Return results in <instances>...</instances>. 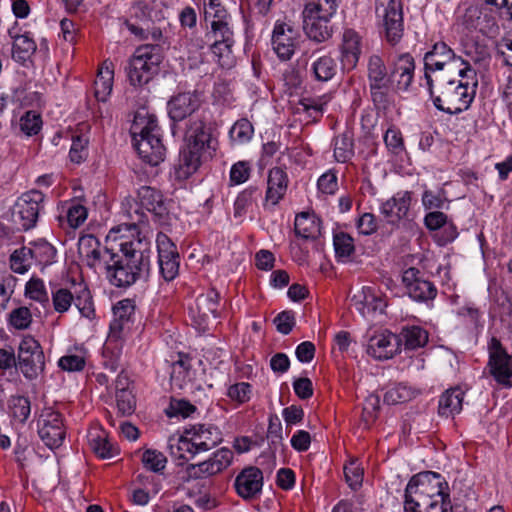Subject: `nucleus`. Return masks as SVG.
<instances>
[{
    "instance_id": "f257e3e1",
    "label": "nucleus",
    "mask_w": 512,
    "mask_h": 512,
    "mask_svg": "<svg viewBox=\"0 0 512 512\" xmlns=\"http://www.w3.org/2000/svg\"><path fill=\"white\" fill-rule=\"evenodd\" d=\"M122 226L109 231L108 238L119 240V251L113 252L105 266L106 278L115 287L126 288L138 280L147 279L151 267V243L146 236L132 234L131 238L119 235Z\"/></svg>"
},
{
    "instance_id": "f03ea898",
    "label": "nucleus",
    "mask_w": 512,
    "mask_h": 512,
    "mask_svg": "<svg viewBox=\"0 0 512 512\" xmlns=\"http://www.w3.org/2000/svg\"><path fill=\"white\" fill-rule=\"evenodd\" d=\"M459 80H450L441 86L438 94L432 90V79L426 73L429 92L434 106L448 114H457L469 108L475 95L478 81L476 72L469 65L459 69Z\"/></svg>"
},
{
    "instance_id": "7ed1b4c3",
    "label": "nucleus",
    "mask_w": 512,
    "mask_h": 512,
    "mask_svg": "<svg viewBox=\"0 0 512 512\" xmlns=\"http://www.w3.org/2000/svg\"><path fill=\"white\" fill-rule=\"evenodd\" d=\"M449 487L439 473L425 471L414 475L404 494V511H419L442 502H449Z\"/></svg>"
},
{
    "instance_id": "20e7f679",
    "label": "nucleus",
    "mask_w": 512,
    "mask_h": 512,
    "mask_svg": "<svg viewBox=\"0 0 512 512\" xmlns=\"http://www.w3.org/2000/svg\"><path fill=\"white\" fill-rule=\"evenodd\" d=\"M203 5L204 20L210 28L205 38L213 40L212 52L219 57L231 53L235 42L231 15L220 0H203Z\"/></svg>"
},
{
    "instance_id": "39448f33",
    "label": "nucleus",
    "mask_w": 512,
    "mask_h": 512,
    "mask_svg": "<svg viewBox=\"0 0 512 512\" xmlns=\"http://www.w3.org/2000/svg\"><path fill=\"white\" fill-rule=\"evenodd\" d=\"M122 206L131 221L129 224H125L126 230L137 231L138 225L145 222L146 215L142 211L143 208L152 213L155 221L160 225L168 224L169 212L164 203L163 195L152 187H140L137 191V200L126 198Z\"/></svg>"
},
{
    "instance_id": "423d86ee",
    "label": "nucleus",
    "mask_w": 512,
    "mask_h": 512,
    "mask_svg": "<svg viewBox=\"0 0 512 512\" xmlns=\"http://www.w3.org/2000/svg\"><path fill=\"white\" fill-rule=\"evenodd\" d=\"M131 133L134 147L144 162L157 166L164 160L166 149L160 139L155 116H136Z\"/></svg>"
},
{
    "instance_id": "0eeeda50",
    "label": "nucleus",
    "mask_w": 512,
    "mask_h": 512,
    "mask_svg": "<svg viewBox=\"0 0 512 512\" xmlns=\"http://www.w3.org/2000/svg\"><path fill=\"white\" fill-rule=\"evenodd\" d=\"M336 0H306L303 15V29L315 42L328 40L333 33L331 18L337 10Z\"/></svg>"
},
{
    "instance_id": "6e6552de",
    "label": "nucleus",
    "mask_w": 512,
    "mask_h": 512,
    "mask_svg": "<svg viewBox=\"0 0 512 512\" xmlns=\"http://www.w3.org/2000/svg\"><path fill=\"white\" fill-rule=\"evenodd\" d=\"M161 62L159 45L147 44L138 47L125 68L130 84L133 86L147 84L158 73Z\"/></svg>"
},
{
    "instance_id": "1a4fd4ad",
    "label": "nucleus",
    "mask_w": 512,
    "mask_h": 512,
    "mask_svg": "<svg viewBox=\"0 0 512 512\" xmlns=\"http://www.w3.org/2000/svg\"><path fill=\"white\" fill-rule=\"evenodd\" d=\"M366 76L372 100L376 104H385L388 101V75L389 70L384 53L380 50L370 52L364 58Z\"/></svg>"
},
{
    "instance_id": "9d476101",
    "label": "nucleus",
    "mask_w": 512,
    "mask_h": 512,
    "mask_svg": "<svg viewBox=\"0 0 512 512\" xmlns=\"http://www.w3.org/2000/svg\"><path fill=\"white\" fill-rule=\"evenodd\" d=\"M375 14L381 23L386 41L397 45L404 34L403 8L400 0H376Z\"/></svg>"
},
{
    "instance_id": "9b49d317",
    "label": "nucleus",
    "mask_w": 512,
    "mask_h": 512,
    "mask_svg": "<svg viewBox=\"0 0 512 512\" xmlns=\"http://www.w3.org/2000/svg\"><path fill=\"white\" fill-rule=\"evenodd\" d=\"M44 203L45 195L36 189L18 197L12 208V221L18 229L27 231L34 228L44 210Z\"/></svg>"
},
{
    "instance_id": "f8f14e48",
    "label": "nucleus",
    "mask_w": 512,
    "mask_h": 512,
    "mask_svg": "<svg viewBox=\"0 0 512 512\" xmlns=\"http://www.w3.org/2000/svg\"><path fill=\"white\" fill-rule=\"evenodd\" d=\"M364 338L366 353L375 359H391L400 352L399 336L388 329L371 327L367 330Z\"/></svg>"
},
{
    "instance_id": "ddd939ff",
    "label": "nucleus",
    "mask_w": 512,
    "mask_h": 512,
    "mask_svg": "<svg viewBox=\"0 0 512 512\" xmlns=\"http://www.w3.org/2000/svg\"><path fill=\"white\" fill-rule=\"evenodd\" d=\"M16 367L27 379H35L45 366V356L39 342L32 336H25L19 345Z\"/></svg>"
},
{
    "instance_id": "4468645a",
    "label": "nucleus",
    "mask_w": 512,
    "mask_h": 512,
    "mask_svg": "<svg viewBox=\"0 0 512 512\" xmlns=\"http://www.w3.org/2000/svg\"><path fill=\"white\" fill-rule=\"evenodd\" d=\"M415 74V60L409 53L398 55L392 62L388 75V91L396 93L410 91Z\"/></svg>"
},
{
    "instance_id": "2eb2a0df",
    "label": "nucleus",
    "mask_w": 512,
    "mask_h": 512,
    "mask_svg": "<svg viewBox=\"0 0 512 512\" xmlns=\"http://www.w3.org/2000/svg\"><path fill=\"white\" fill-rule=\"evenodd\" d=\"M402 284L408 296L416 302H432L437 296L436 286L417 268L411 267L403 272Z\"/></svg>"
},
{
    "instance_id": "dca6fc26",
    "label": "nucleus",
    "mask_w": 512,
    "mask_h": 512,
    "mask_svg": "<svg viewBox=\"0 0 512 512\" xmlns=\"http://www.w3.org/2000/svg\"><path fill=\"white\" fill-rule=\"evenodd\" d=\"M234 453L229 448H220L213 455L198 464H189L186 467L187 479H202L221 473L233 461Z\"/></svg>"
},
{
    "instance_id": "f3484780",
    "label": "nucleus",
    "mask_w": 512,
    "mask_h": 512,
    "mask_svg": "<svg viewBox=\"0 0 512 512\" xmlns=\"http://www.w3.org/2000/svg\"><path fill=\"white\" fill-rule=\"evenodd\" d=\"M488 366L497 383L506 387L512 386V356L495 338H492L489 344Z\"/></svg>"
},
{
    "instance_id": "a211bd4d",
    "label": "nucleus",
    "mask_w": 512,
    "mask_h": 512,
    "mask_svg": "<svg viewBox=\"0 0 512 512\" xmlns=\"http://www.w3.org/2000/svg\"><path fill=\"white\" fill-rule=\"evenodd\" d=\"M214 130L215 125L207 113L202 112L191 118L186 130L187 145L201 151H204L206 148H211Z\"/></svg>"
},
{
    "instance_id": "6ab92c4d",
    "label": "nucleus",
    "mask_w": 512,
    "mask_h": 512,
    "mask_svg": "<svg viewBox=\"0 0 512 512\" xmlns=\"http://www.w3.org/2000/svg\"><path fill=\"white\" fill-rule=\"evenodd\" d=\"M114 318L110 323L108 342L120 341L130 331L135 315V304L131 299H123L113 307Z\"/></svg>"
},
{
    "instance_id": "aec40b11",
    "label": "nucleus",
    "mask_w": 512,
    "mask_h": 512,
    "mask_svg": "<svg viewBox=\"0 0 512 512\" xmlns=\"http://www.w3.org/2000/svg\"><path fill=\"white\" fill-rule=\"evenodd\" d=\"M299 32L292 25L277 23L273 30L272 47L279 59H291L299 42Z\"/></svg>"
},
{
    "instance_id": "412c9836",
    "label": "nucleus",
    "mask_w": 512,
    "mask_h": 512,
    "mask_svg": "<svg viewBox=\"0 0 512 512\" xmlns=\"http://www.w3.org/2000/svg\"><path fill=\"white\" fill-rule=\"evenodd\" d=\"M42 418V425L38 430L41 440L50 449L60 447L65 439L62 415L49 409L42 414Z\"/></svg>"
},
{
    "instance_id": "4be33fe9",
    "label": "nucleus",
    "mask_w": 512,
    "mask_h": 512,
    "mask_svg": "<svg viewBox=\"0 0 512 512\" xmlns=\"http://www.w3.org/2000/svg\"><path fill=\"white\" fill-rule=\"evenodd\" d=\"M78 249L87 265L94 269L105 268L113 254V249L102 247L99 240L92 234L80 237Z\"/></svg>"
},
{
    "instance_id": "5701e85b",
    "label": "nucleus",
    "mask_w": 512,
    "mask_h": 512,
    "mask_svg": "<svg viewBox=\"0 0 512 512\" xmlns=\"http://www.w3.org/2000/svg\"><path fill=\"white\" fill-rule=\"evenodd\" d=\"M234 486L237 494L243 499H254L262 490L263 473L257 467H246L237 475Z\"/></svg>"
},
{
    "instance_id": "b1692460",
    "label": "nucleus",
    "mask_w": 512,
    "mask_h": 512,
    "mask_svg": "<svg viewBox=\"0 0 512 512\" xmlns=\"http://www.w3.org/2000/svg\"><path fill=\"white\" fill-rule=\"evenodd\" d=\"M201 100L196 92H183L173 96L167 103L168 115L174 122L191 116L199 109Z\"/></svg>"
},
{
    "instance_id": "393cba45",
    "label": "nucleus",
    "mask_w": 512,
    "mask_h": 512,
    "mask_svg": "<svg viewBox=\"0 0 512 512\" xmlns=\"http://www.w3.org/2000/svg\"><path fill=\"white\" fill-rule=\"evenodd\" d=\"M185 434L189 435L198 451L206 452L213 449L222 441V435L218 428L211 425H197L187 430Z\"/></svg>"
},
{
    "instance_id": "a878e982",
    "label": "nucleus",
    "mask_w": 512,
    "mask_h": 512,
    "mask_svg": "<svg viewBox=\"0 0 512 512\" xmlns=\"http://www.w3.org/2000/svg\"><path fill=\"white\" fill-rule=\"evenodd\" d=\"M220 295L215 289H209L207 292L200 294L195 301V307H191L190 311L193 317L199 318V322L204 323L210 317L217 318Z\"/></svg>"
},
{
    "instance_id": "bb28decb",
    "label": "nucleus",
    "mask_w": 512,
    "mask_h": 512,
    "mask_svg": "<svg viewBox=\"0 0 512 512\" xmlns=\"http://www.w3.org/2000/svg\"><path fill=\"white\" fill-rule=\"evenodd\" d=\"M287 173L280 167L272 168L268 173L266 201L276 205L284 197L288 187Z\"/></svg>"
},
{
    "instance_id": "cd10ccee",
    "label": "nucleus",
    "mask_w": 512,
    "mask_h": 512,
    "mask_svg": "<svg viewBox=\"0 0 512 512\" xmlns=\"http://www.w3.org/2000/svg\"><path fill=\"white\" fill-rule=\"evenodd\" d=\"M411 203V193L400 191L381 206L382 213L392 223L406 217Z\"/></svg>"
},
{
    "instance_id": "c85d7f7f",
    "label": "nucleus",
    "mask_w": 512,
    "mask_h": 512,
    "mask_svg": "<svg viewBox=\"0 0 512 512\" xmlns=\"http://www.w3.org/2000/svg\"><path fill=\"white\" fill-rule=\"evenodd\" d=\"M456 60L454 51L445 43L438 42L424 56L426 71L442 70L445 65Z\"/></svg>"
},
{
    "instance_id": "c756f323",
    "label": "nucleus",
    "mask_w": 512,
    "mask_h": 512,
    "mask_svg": "<svg viewBox=\"0 0 512 512\" xmlns=\"http://www.w3.org/2000/svg\"><path fill=\"white\" fill-rule=\"evenodd\" d=\"M163 3L159 0H134L132 14L143 22H159L165 18Z\"/></svg>"
},
{
    "instance_id": "7c9ffc66",
    "label": "nucleus",
    "mask_w": 512,
    "mask_h": 512,
    "mask_svg": "<svg viewBox=\"0 0 512 512\" xmlns=\"http://www.w3.org/2000/svg\"><path fill=\"white\" fill-rule=\"evenodd\" d=\"M88 443L91 450L100 458L108 459L118 454V448L108 440L107 433L100 427L89 430Z\"/></svg>"
},
{
    "instance_id": "2f4dec72",
    "label": "nucleus",
    "mask_w": 512,
    "mask_h": 512,
    "mask_svg": "<svg viewBox=\"0 0 512 512\" xmlns=\"http://www.w3.org/2000/svg\"><path fill=\"white\" fill-rule=\"evenodd\" d=\"M201 152L189 145L180 152L178 164L175 166V176L178 180H185L198 170Z\"/></svg>"
},
{
    "instance_id": "473e14b6",
    "label": "nucleus",
    "mask_w": 512,
    "mask_h": 512,
    "mask_svg": "<svg viewBox=\"0 0 512 512\" xmlns=\"http://www.w3.org/2000/svg\"><path fill=\"white\" fill-rule=\"evenodd\" d=\"M356 306L357 310L366 317L376 312L382 313L386 302L373 287H363L361 294L358 295Z\"/></svg>"
},
{
    "instance_id": "72a5a7b5",
    "label": "nucleus",
    "mask_w": 512,
    "mask_h": 512,
    "mask_svg": "<svg viewBox=\"0 0 512 512\" xmlns=\"http://www.w3.org/2000/svg\"><path fill=\"white\" fill-rule=\"evenodd\" d=\"M425 225L429 230H438L443 228L442 235L437 236L439 245H446L452 242L458 235L457 229L453 225L446 226L447 216L440 211L428 213L424 219Z\"/></svg>"
},
{
    "instance_id": "f704fd0d",
    "label": "nucleus",
    "mask_w": 512,
    "mask_h": 512,
    "mask_svg": "<svg viewBox=\"0 0 512 512\" xmlns=\"http://www.w3.org/2000/svg\"><path fill=\"white\" fill-rule=\"evenodd\" d=\"M482 12L478 6L470 5L468 7L460 6L457 10V25L466 35L474 31H483Z\"/></svg>"
},
{
    "instance_id": "c9c22d12",
    "label": "nucleus",
    "mask_w": 512,
    "mask_h": 512,
    "mask_svg": "<svg viewBox=\"0 0 512 512\" xmlns=\"http://www.w3.org/2000/svg\"><path fill=\"white\" fill-rule=\"evenodd\" d=\"M464 392L459 387L446 390L439 399L438 413L441 416L449 417L460 413Z\"/></svg>"
},
{
    "instance_id": "e433bc0d",
    "label": "nucleus",
    "mask_w": 512,
    "mask_h": 512,
    "mask_svg": "<svg viewBox=\"0 0 512 512\" xmlns=\"http://www.w3.org/2000/svg\"><path fill=\"white\" fill-rule=\"evenodd\" d=\"M294 229L297 236L303 239H316L320 231V220L314 214L302 212L295 218Z\"/></svg>"
},
{
    "instance_id": "4c0bfd02",
    "label": "nucleus",
    "mask_w": 512,
    "mask_h": 512,
    "mask_svg": "<svg viewBox=\"0 0 512 512\" xmlns=\"http://www.w3.org/2000/svg\"><path fill=\"white\" fill-rule=\"evenodd\" d=\"M168 449L175 460L188 461L198 454V451L189 435L171 437L168 441Z\"/></svg>"
},
{
    "instance_id": "58836bf2",
    "label": "nucleus",
    "mask_w": 512,
    "mask_h": 512,
    "mask_svg": "<svg viewBox=\"0 0 512 512\" xmlns=\"http://www.w3.org/2000/svg\"><path fill=\"white\" fill-rule=\"evenodd\" d=\"M36 43L27 34L14 37L12 46V57L18 63L26 62L36 51Z\"/></svg>"
},
{
    "instance_id": "ea45409f",
    "label": "nucleus",
    "mask_w": 512,
    "mask_h": 512,
    "mask_svg": "<svg viewBox=\"0 0 512 512\" xmlns=\"http://www.w3.org/2000/svg\"><path fill=\"white\" fill-rule=\"evenodd\" d=\"M415 396L414 390L403 383L389 385L383 395L384 402L389 405H396L407 402Z\"/></svg>"
},
{
    "instance_id": "a19ab883",
    "label": "nucleus",
    "mask_w": 512,
    "mask_h": 512,
    "mask_svg": "<svg viewBox=\"0 0 512 512\" xmlns=\"http://www.w3.org/2000/svg\"><path fill=\"white\" fill-rule=\"evenodd\" d=\"M113 86V71L108 67H101L94 81V95L98 101H106Z\"/></svg>"
},
{
    "instance_id": "79ce46f5",
    "label": "nucleus",
    "mask_w": 512,
    "mask_h": 512,
    "mask_svg": "<svg viewBox=\"0 0 512 512\" xmlns=\"http://www.w3.org/2000/svg\"><path fill=\"white\" fill-rule=\"evenodd\" d=\"M28 247L33 260L41 265L51 264L55 259L56 249L46 240L40 239L31 242Z\"/></svg>"
},
{
    "instance_id": "37998d69",
    "label": "nucleus",
    "mask_w": 512,
    "mask_h": 512,
    "mask_svg": "<svg viewBox=\"0 0 512 512\" xmlns=\"http://www.w3.org/2000/svg\"><path fill=\"white\" fill-rule=\"evenodd\" d=\"M74 305L78 308L83 317L87 319H93L95 317L92 296L86 286H81L79 290L75 291Z\"/></svg>"
},
{
    "instance_id": "c03bdc74",
    "label": "nucleus",
    "mask_w": 512,
    "mask_h": 512,
    "mask_svg": "<svg viewBox=\"0 0 512 512\" xmlns=\"http://www.w3.org/2000/svg\"><path fill=\"white\" fill-rule=\"evenodd\" d=\"M33 258L28 246H23L16 249L10 256V268L13 272L18 274L26 273L31 264Z\"/></svg>"
},
{
    "instance_id": "a18cd8bd",
    "label": "nucleus",
    "mask_w": 512,
    "mask_h": 512,
    "mask_svg": "<svg viewBox=\"0 0 512 512\" xmlns=\"http://www.w3.org/2000/svg\"><path fill=\"white\" fill-rule=\"evenodd\" d=\"M333 244L336 257L343 262H348L352 254V237L350 234L338 231L334 233Z\"/></svg>"
},
{
    "instance_id": "49530a36",
    "label": "nucleus",
    "mask_w": 512,
    "mask_h": 512,
    "mask_svg": "<svg viewBox=\"0 0 512 512\" xmlns=\"http://www.w3.org/2000/svg\"><path fill=\"white\" fill-rule=\"evenodd\" d=\"M253 133V125L246 118H242L236 121L229 132L231 140L238 144L249 142L253 136Z\"/></svg>"
},
{
    "instance_id": "de8ad7c7",
    "label": "nucleus",
    "mask_w": 512,
    "mask_h": 512,
    "mask_svg": "<svg viewBox=\"0 0 512 512\" xmlns=\"http://www.w3.org/2000/svg\"><path fill=\"white\" fill-rule=\"evenodd\" d=\"M402 335L405 340V346L408 349L423 347L428 341V333L419 326H411L403 329Z\"/></svg>"
},
{
    "instance_id": "09e8293b",
    "label": "nucleus",
    "mask_w": 512,
    "mask_h": 512,
    "mask_svg": "<svg viewBox=\"0 0 512 512\" xmlns=\"http://www.w3.org/2000/svg\"><path fill=\"white\" fill-rule=\"evenodd\" d=\"M312 71L318 81H328L335 75L334 60L328 56L320 57L313 63Z\"/></svg>"
},
{
    "instance_id": "8fccbe9b",
    "label": "nucleus",
    "mask_w": 512,
    "mask_h": 512,
    "mask_svg": "<svg viewBox=\"0 0 512 512\" xmlns=\"http://www.w3.org/2000/svg\"><path fill=\"white\" fill-rule=\"evenodd\" d=\"M334 157L337 162L346 163L352 157V136L344 133L335 138Z\"/></svg>"
},
{
    "instance_id": "3c124183",
    "label": "nucleus",
    "mask_w": 512,
    "mask_h": 512,
    "mask_svg": "<svg viewBox=\"0 0 512 512\" xmlns=\"http://www.w3.org/2000/svg\"><path fill=\"white\" fill-rule=\"evenodd\" d=\"M10 410L15 420L25 423L31 412L30 400L25 396H13L10 400Z\"/></svg>"
},
{
    "instance_id": "603ef678",
    "label": "nucleus",
    "mask_w": 512,
    "mask_h": 512,
    "mask_svg": "<svg viewBox=\"0 0 512 512\" xmlns=\"http://www.w3.org/2000/svg\"><path fill=\"white\" fill-rule=\"evenodd\" d=\"M335 349L334 359L339 368L345 366V354L348 353L351 343L350 333L348 331H340L334 337Z\"/></svg>"
},
{
    "instance_id": "864d4df0",
    "label": "nucleus",
    "mask_w": 512,
    "mask_h": 512,
    "mask_svg": "<svg viewBox=\"0 0 512 512\" xmlns=\"http://www.w3.org/2000/svg\"><path fill=\"white\" fill-rule=\"evenodd\" d=\"M75 292L66 288H59L52 292V303L54 310L58 313H65L74 303Z\"/></svg>"
},
{
    "instance_id": "5fc2aeb1",
    "label": "nucleus",
    "mask_w": 512,
    "mask_h": 512,
    "mask_svg": "<svg viewBox=\"0 0 512 512\" xmlns=\"http://www.w3.org/2000/svg\"><path fill=\"white\" fill-rule=\"evenodd\" d=\"M20 129L27 136L36 135L42 127V119L36 111H27L20 118Z\"/></svg>"
},
{
    "instance_id": "6e6d98bb",
    "label": "nucleus",
    "mask_w": 512,
    "mask_h": 512,
    "mask_svg": "<svg viewBox=\"0 0 512 512\" xmlns=\"http://www.w3.org/2000/svg\"><path fill=\"white\" fill-rule=\"evenodd\" d=\"M87 208L77 202H72L66 210V220L70 228H78L87 219Z\"/></svg>"
},
{
    "instance_id": "4d7b16f0",
    "label": "nucleus",
    "mask_w": 512,
    "mask_h": 512,
    "mask_svg": "<svg viewBox=\"0 0 512 512\" xmlns=\"http://www.w3.org/2000/svg\"><path fill=\"white\" fill-rule=\"evenodd\" d=\"M258 189L255 187H249L242 191L236 198L234 203V216L241 217L245 214L246 210L255 200V195L257 194Z\"/></svg>"
},
{
    "instance_id": "13d9d810",
    "label": "nucleus",
    "mask_w": 512,
    "mask_h": 512,
    "mask_svg": "<svg viewBox=\"0 0 512 512\" xmlns=\"http://www.w3.org/2000/svg\"><path fill=\"white\" fill-rule=\"evenodd\" d=\"M166 462V457L156 450L148 449L142 455L144 467L153 472H161L165 468Z\"/></svg>"
},
{
    "instance_id": "bf43d9fd",
    "label": "nucleus",
    "mask_w": 512,
    "mask_h": 512,
    "mask_svg": "<svg viewBox=\"0 0 512 512\" xmlns=\"http://www.w3.org/2000/svg\"><path fill=\"white\" fill-rule=\"evenodd\" d=\"M116 406L121 416L131 415L136 408V400L132 391L116 392Z\"/></svg>"
},
{
    "instance_id": "052dcab7",
    "label": "nucleus",
    "mask_w": 512,
    "mask_h": 512,
    "mask_svg": "<svg viewBox=\"0 0 512 512\" xmlns=\"http://www.w3.org/2000/svg\"><path fill=\"white\" fill-rule=\"evenodd\" d=\"M327 103L325 97H305L300 100V106L313 119H317L323 113V107Z\"/></svg>"
},
{
    "instance_id": "680f3d73",
    "label": "nucleus",
    "mask_w": 512,
    "mask_h": 512,
    "mask_svg": "<svg viewBox=\"0 0 512 512\" xmlns=\"http://www.w3.org/2000/svg\"><path fill=\"white\" fill-rule=\"evenodd\" d=\"M88 139L84 136H75L72 140V145L69 151L70 160L74 163L80 164L83 162L87 155Z\"/></svg>"
},
{
    "instance_id": "e2e57ef3",
    "label": "nucleus",
    "mask_w": 512,
    "mask_h": 512,
    "mask_svg": "<svg viewBox=\"0 0 512 512\" xmlns=\"http://www.w3.org/2000/svg\"><path fill=\"white\" fill-rule=\"evenodd\" d=\"M32 321L31 312L27 307H19L11 311L9 323L18 330H24L29 327Z\"/></svg>"
},
{
    "instance_id": "0e129e2a",
    "label": "nucleus",
    "mask_w": 512,
    "mask_h": 512,
    "mask_svg": "<svg viewBox=\"0 0 512 512\" xmlns=\"http://www.w3.org/2000/svg\"><path fill=\"white\" fill-rule=\"evenodd\" d=\"M252 393V387L249 383L239 382L228 388L227 396L239 404L249 401Z\"/></svg>"
},
{
    "instance_id": "69168bd1",
    "label": "nucleus",
    "mask_w": 512,
    "mask_h": 512,
    "mask_svg": "<svg viewBox=\"0 0 512 512\" xmlns=\"http://www.w3.org/2000/svg\"><path fill=\"white\" fill-rule=\"evenodd\" d=\"M85 363V357L81 354H66L58 361L59 367L68 372L83 370Z\"/></svg>"
},
{
    "instance_id": "338daca9",
    "label": "nucleus",
    "mask_w": 512,
    "mask_h": 512,
    "mask_svg": "<svg viewBox=\"0 0 512 512\" xmlns=\"http://www.w3.org/2000/svg\"><path fill=\"white\" fill-rule=\"evenodd\" d=\"M384 142L387 148L394 154H399L404 150L402 134L397 128H389L386 131Z\"/></svg>"
},
{
    "instance_id": "774afa93",
    "label": "nucleus",
    "mask_w": 512,
    "mask_h": 512,
    "mask_svg": "<svg viewBox=\"0 0 512 512\" xmlns=\"http://www.w3.org/2000/svg\"><path fill=\"white\" fill-rule=\"evenodd\" d=\"M26 294L33 300L44 302L48 301V295L44 282L41 279L32 278L26 284Z\"/></svg>"
}]
</instances>
